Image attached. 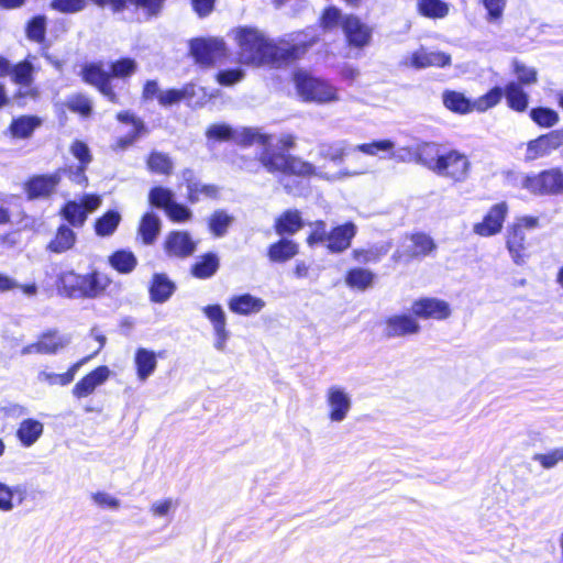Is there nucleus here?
Here are the masks:
<instances>
[{
    "label": "nucleus",
    "mask_w": 563,
    "mask_h": 563,
    "mask_svg": "<svg viewBox=\"0 0 563 563\" xmlns=\"http://www.w3.org/2000/svg\"><path fill=\"white\" fill-rule=\"evenodd\" d=\"M198 92H201L202 96L200 97V100L196 103L203 104L207 99V92L205 88L198 87L192 82L184 85L180 89L164 90L157 95V100L162 107L166 108L172 107L183 100H187L190 102L198 95Z\"/></svg>",
    "instance_id": "obj_15"
},
{
    "label": "nucleus",
    "mask_w": 563,
    "mask_h": 563,
    "mask_svg": "<svg viewBox=\"0 0 563 563\" xmlns=\"http://www.w3.org/2000/svg\"><path fill=\"white\" fill-rule=\"evenodd\" d=\"M349 150L346 141H336L332 143H320L318 145V154L324 159L334 163L342 162Z\"/></svg>",
    "instance_id": "obj_46"
},
{
    "label": "nucleus",
    "mask_w": 563,
    "mask_h": 563,
    "mask_svg": "<svg viewBox=\"0 0 563 563\" xmlns=\"http://www.w3.org/2000/svg\"><path fill=\"white\" fill-rule=\"evenodd\" d=\"M344 18H342L341 10L336 7L327 8L321 16V26L324 30H332L336 27L340 23L342 24Z\"/></svg>",
    "instance_id": "obj_63"
},
{
    "label": "nucleus",
    "mask_w": 563,
    "mask_h": 563,
    "mask_svg": "<svg viewBox=\"0 0 563 563\" xmlns=\"http://www.w3.org/2000/svg\"><path fill=\"white\" fill-rule=\"evenodd\" d=\"M110 283L107 275L97 271L84 275L66 271L57 276L56 287L60 296L69 299H95L106 291Z\"/></svg>",
    "instance_id": "obj_3"
},
{
    "label": "nucleus",
    "mask_w": 563,
    "mask_h": 563,
    "mask_svg": "<svg viewBox=\"0 0 563 563\" xmlns=\"http://www.w3.org/2000/svg\"><path fill=\"white\" fill-rule=\"evenodd\" d=\"M33 73L34 66L27 59L12 65V70L10 71L11 79L14 84L20 86L16 98H35L37 96V90L32 87L34 81Z\"/></svg>",
    "instance_id": "obj_17"
},
{
    "label": "nucleus",
    "mask_w": 563,
    "mask_h": 563,
    "mask_svg": "<svg viewBox=\"0 0 563 563\" xmlns=\"http://www.w3.org/2000/svg\"><path fill=\"white\" fill-rule=\"evenodd\" d=\"M356 233L357 228L353 222L336 225L329 231L325 246L331 253H342L351 246Z\"/></svg>",
    "instance_id": "obj_19"
},
{
    "label": "nucleus",
    "mask_w": 563,
    "mask_h": 563,
    "mask_svg": "<svg viewBox=\"0 0 563 563\" xmlns=\"http://www.w3.org/2000/svg\"><path fill=\"white\" fill-rule=\"evenodd\" d=\"M325 402L331 422H342L352 409L351 395L339 385H332L325 390Z\"/></svg>",
    "instance_id": "obj_10"
},
{
    "label": "nucleus",
    "mask_w": 563,
    "mask_h": 563,
    "mask_svg": "<svg viewBox=\"0 0 563 563\" xmlns=\"http://www.w3.org/2000/svg\"><path fill=\"white\" fill-rule=\"evenodd\" d=\"M161 231V220L159 218L152 212H147L143 216L140 227L139 233L142 238L144 244L150 245L153 244Z\"/></svg>",
    "instance_id": "obj_40"
},
{
    "label": "nucleus",
    "mask_w": 563,
    "mask_h": 563,
    "mask_svg": "<svg viewBox=\"0 0 563 563\" xmlns=\"http://www.w3.org/2000/svg\"><path fill=\"white\" fill-rule=\"evenodd\" d=\"M310 227L312 228L311 233L307 238V243L310 246H313L314 244L319 243H325L328 242V235L329 231L327 230V224L322 220H318L310 223Z\"/></svg>",
    "instance_id": "obj_60"
},
{
    "label": "nucleus",
    "mask_w": 563,
    "mask_h": 563,
    "mask_svg": "<svg viewBox=\"0 0 563 563\" xmlns=\"http://www.w3.org/2000/svg\"><path fill=\"white\" fill-rule=\"evenodd\" d=\"M265 307V301L261 298L254 297L251 294H243L233 296L229 300V309L242 316H250L258 313Z\"/></svg>",
    "instance_id": "obj_26"
},
{
    "label": "nucleus",
    "mask_w": 563,
    "mask_h": 563,
    "mask_svg": "<svg viewBox=\"0 0 563 563\" xmlns=\"http://www.w3.org/2000/svg\"><path fill=\"white\" fill-rule=\"evenodd\" d=\"M70 342V336L59 334L57 331H49L44 333L40 339L41 354H54L59 350L67 346Z\"/></svg>",
    "instance_id": "obj_41"
},
{
    "label": "nucleus",
    "mask_w": 563,
    "mask_h": 563,
    "mask_svg": "<svg viewBox=\"0 0 563 563\" xmlns=\"http://www.w3.org/2000/svg\"><path fill=\"white\" fill-rule=\"evenodd\" d=\"M190 53L196 63L212 66L225 54V43L220 38H195L190 42Z\"/></svg>",
    "instance_id": "obj_8"
},
{
    "label": "nucleus",
    "mask_w": 563,
    "mask_h": 563,
    "mask_svg": "<svg viewBox=\"0 0 563 563\" xmlns=\"http://www.w3.org/2000/svg\"><path fill=\"white\" fill-rule=\"evenodd\" d=\"M487 11L486 20L488 23H497L501 20L506 8V0H482Z\"/></svg>",
    "instance_id": "obj_58"
},
{
    "label": "nucleus",
    "mask_w": 563,
    "mask_h": 563,
    "mask_svg": "<svg viewBox=\"0 0 563 563\" xmlns=\"http://www.w3.org/2000/svg\"><path fill=\"white\" fill-rule=\"evenodd\" d=\"M82 78L87 84L98 90L111 102H118V96L111 86V75L98 64H88L82 68Z\"/></svg>",
    "instance_id": "obj_13"
},
{
    "label": "nucleus",
    "mask_w": 563,
    "mask_h": 563,
    "mask_svg": "<svg viewBox=\"0 0 563 563\" xmlns=\"http://www.w3.org/2000/svg\"><path fill=\"white\" fill-rule=\"evenodd\" d=\"M390 250L389 243L374 244L368 249H354L352 257L362 264L379 262Z\"/></svg>",
    "instance_id": "obj_39"
},
{
    "label": "nucleus",
    "mask_w": 563,
    "mask_h": 563,
    "mask_svg": "<svg viewBox=\"0 0 563 563\" xmlns=\"http://www.w3.org/2000/svg\"><path fill=\"white\" fill-rule=\"evenodd\" d=\"M87 5V0H52L51 7L62 13H77Z\"/></svg>",
    "instance_id": "obj_61"
},
{
    "label": "nucleus",
    "mask_w": 563,
    "mask_h": 563,
    "mask_svg": "<svg viewBox=\"0 0 563 563\" xmlns=\"http://www.w3.org/2000/svg\"><path fill=\"white\" fill-rule=\"evenodd\" d=\"M64 219L73 227L80 228L87 219L86 210L76 201H68L60 211Z\"/></svg>",
    "instance_id": "obj_50"
},
{
    "label": "nucleus",
    "mask_w": 563,
    "mask_h": 563,
    "mask_svg": "<svg viewBox=\"0 0 563 563\" xmlns=\"http://www.w3.org/2000/svg\"><path fill=\"white\" fill-rule=\"evenodd\" d=\"M342 29L350 45L366 46L372 37L371 29L354 15H346L342 21Z\"/></svg>",
    "instance_id": "obj_18"
},
{
    "label": "nucleus",
    "mask_w": 563,
    "mask_h": 563,
    "mask_svg": "<svg viewBox=\"0 0 563 563\" xmlns=\"http://www.w3.org/2000/svg\"><path fill=\"white\" fill-rule=\"evenodd\" d=\"M301 213L297 209H289L283 212L275 221V231L279 235L295 234L303 227Z\"/></svg>",
    "instance_id": "obj_27"
},
{
    "label": "nucleus",
    "mask_w": 563,
    "mask_h": 563,
    "mask_svg": "<svg viewBox=\"0 0 563 563\" xmlns=\"http://www.w3.org/2000/svg\"><path fill=\"white\" fill-rule=\"evenodd\" d=\"M418 12L430 19H443L449 14V4L442 0H418Z\"/></svg>",
    "instance_id": "obj_45"
},
{
    "label": "nucleus",
    "mask_w": 563,
    "mask_h": 563,
    "mask_svg": "<svg viewBox=\"0 0 563 563\" xmlns=\"http://www.w3.org/2000/svg\"><path fill=\"white\" fill-rule=\"evenodd\" d=\"M503 91L509 109L520 113L527 111L530 97L520 82L510 80L506 84L505 88H503Z\"/></svg>",
    "instance_id": "obj_23"
},
{
    "label": "nucleus",
    "mask_w": 563,
    "mask_h": 563,
    "mask_svg": "<svg viewBox=\"0 0 563 563\" xmlns=\"http://www.w3.org/2000/svg\"><path fill=\"white\" fill-rule=\"evenodd\" d=\"M512 71L517 78L515 82H520L522 87H529L538 82V70L534 67L527 66L518 59L512 60Z\"/></svg>",
    "instance_id": "obj_51"
},
{
    "label": "nucleus",
    "mask_w": 563,
    "mask_h": 563,
    "mask_svg": "<svg viewBox=\"0 0 563 563\" xmlns=\"http://www.w3.org/2000/svg\"><path fill=\"white\" fill-rule=\"evenodd\" d=\"M134 362L137 377L142 382L146 380L154 373L157 366L155 353L144 347L137 349Z\"/></svg>",
    "instance_id": "obj_32"
},
{
    "label": "nucleus",
    "mask_w": 563,
    "mask_h": 563,
    "mask_svg": "<svg viewBox=\"0 0 563 563\" xmlns=\"http://www.w3.org/2000/svg\"><path fill=\"white\" fill-rule=\"evenodd\" d=\"M176 291V284L165 274L155 273L148 286L150 299L155 303H164Z\"/></svg>",
    "instance_id": "obj_22"
},
{
    "label": "nucleus",
    "mask_w": 563,
    "mask_h": 563,
    "mask_svg": "<svg viewBox=\"0 0 563 563\" xmlns=\"http://www.w3.org/2000/svg\"><path fill=\"white\" fill-rule=\"evenodd\" d=\"M504 97L503 88L499 86L493 87L485 95L473 100L474 111L485 112L500 103Z\"/></svg>",
    "instance_id": "obj_49"
},
{
    "label": "nucleus",
    "mask_w": 563,
    "mask_h": 563,
    "mask_svg": "<svg viewBox=\"0 0 563 563\" xmlns=\"http://www.w3.org/2000/svg\"><path fill=\"white\" fill-rule=\"evenodd\" d=\"M148 200L153 207L162 208L166 211L174 201V194L170 189L159 186L154 187L150 190Z\"/></svg>",
    "instance_id": "obj_52"
},
{
    "label": "nucleus",
    "mask_w": 563,
    "mask_h": 563,
    "mask_svg": "<svg viewBox=\"0 0 563 563\" xmlns=\"http://www.w3.org/2000/svg\"><path fill=\"white\" fill-rule=\"evenodd\" d=\"M412 314L420 319L445 320L451 316L450 305L438 298H420L411 305Z\"/></svg>",
    "instance_id": "obj_12"
},
{
    "label": "nucleus",
    "mask_w": 563,
    "mask_h": 563,
    "mask_svg": "<svg viewBox=\"0 0 563 563\" xmlns=\"http://www.w3.org/2000/svg\"><path fill=\"white\" fill-rule=\"evenodd\" d=\"M442 101L445 108L454 113L467 114L474 111L473 101L459 91L445 90Z\"/></svg>",
    "instance_id": "obj_33"
},
{
    "label": "nucleus",
    "mask_w": 563,
    "mask_h": 563,
    "mask_svg": "<svg viewBox=\"0 0 563 563\" xmlns=\"http://www.w3.org/2000/svg\"><path fill=\"white\" fill-rule=\"evenodd\" d=\"M508 213V205L503 201L494 205L485 214L483 221L473 225V232L483 238L498 234Z\"/></svg>",
    "instance_id": "obj_11"
},
{
    "label": "nucleus",
    "mask_w": 563,
    "mask_h": 563,
    "mask_svg": "<svg viewBox=\"0 0 563 563\" xmlns=\"http://www.w3.org/2000/svg\"><path fill=\"white\" fill-rule=\"evenodd\" d=\"M506 246L514 262L518 265L525 263L526 260V234L520 225H511L507 231Z\"/></svg>",
    "instance_id": "obj_25"
},
{
    "label": "nucleus",
    "mask_w": 563,
    "mask_h": 563,
    "mask_svg": "<svg viewBox=\"0 0 563 563\" xmlns=\"http://www.w3.org/2000/svg\"><path fill=\"white\" fill-rule=\"evenodd\" d=\"M121 222V214L115 210H109L95 222V231L98 236L112 235Z\"/></svg>",
    "instance_id": "obj_44"
},
{
    "label": "nucleus",
    "mask_w": 563,
    "mask_h": 563,
    "mask_svg": "<svg viewBox=\"0 0 563 563\" xmlns=\"http://www.w3.org/2000/svg\"><path fill=\"white\" fill-rule=\"evenodd\" d=\"M234 33L239 46V58L244 65L262 66L295 62L303 56L309 47L303 42L273 40L253 26L238 27Z\"/></svg>",
    "instance_id": "obj_1"
},
{
    "label": "nucleus",
    "mask_w": 563,
    "mask_h": 563,
    "mask_svg": "<svg viewBox=\"0 0 563 563\" xmlns=\"http://www.w3.org/2000/svg\"><path fill=\"white\" fill-rule=\"evenodd\" d=\"M441 153L435 143H422L416 148V162L423 165L433 173L441 163Z\"/></svg>",
    "instance_id": "obj_31"
},
{
    "label": "nucleus",
    "mask_w": 563,
    "mask_h": 563,
    "mask_svg": "<svg viewBox=\"0 0 563 563\" xmlns=\"http://www.w3.org/2000/svg\"><path fill=\"white\" fill-rule=\"evenodd\" d=\"M530 119L539 126L550 129L560 121L559 113L548 107L532 108L529 112Z\"/></svg>",
    "instance_id": "obj_47"
},
{
    "label": "nucleus",
    "mask_w": 563,
    "mask_h": 563,
    "mask_svg": "<svg viewBox=\"0 0 563 563\" xmlns=\"http://www.w3.org/2000/svg\"><path fill=\"white\" fill-rule=\"evenodd\" d=\"M451 64V56L443 52H429L423 48L412 53L410 65L417 69L427 67H445Z\"/></svg>",
    "instance_id": "obj_24"
},
{
    "label": "nucleus",
    "mask_w": 563,
    "mask_h": 563,
    "mask_svg": "<svg viewBox=\"0 0 563 563\" xmlns=\"http://www.w3.org/2000/svg\"><path fill=\"white\" fill-rule=\"evenodd\" d=\"M44 426L41 421L35 419H24L18 430L16 437L23 446H32L43 434Z\"/></svg>",
    "instance_id": "obj_29"
},
{
    "label": "nucleus",
    "mask_w": 563,
    "mask_h": 563,
    "mask_svg": "<svg viewBox=\"0 0 563 563\" xmlns=\"http://www.w3.org/2000/svg\"><path fill=\"white\" fill-rule=\"evenodd\" d=\"M220 267V258L213 253L209 252L201 255L198 261L191 266V275L198 279H208L214 276Z\"/></svg>",
    "instance_id": "obj_28"
},
{
    "label": "nucleus",
    "mask_w": 563,
    "mask_h": 563,
    "mask_svg": "<svg viewBox=\"0 0 563 563\" xmlns=\"http://www.w3.org/2000/svg\"><path fill=\"white\" fill-rule=\"evenodd\" d=\"M46 33V18L44 15H36L32 18L26 25V36L29 40L42 43Z\"/></svg>",
    "instance_id": "obj_54"
},
{
    "label": "nucleus",
    "mask_w": 563,
    "mask_h": 563,
    "mask_svg": "<svg viewBox=\"0 0 563 563\" xmlns=\"http://www.w3.org/2000/svg\"><path fill=\"white\" fill-rule=\"evenodd\" d=\"M544 470L554 468L559 463L563 462V446L552 449L545 453H536L532 456Z\"/></svg>",
    "instance_id": "obj_53"
},
{
    "label": "nucleus",
    "mask_w": 563,
    "mask_h": 563,
    "mask_svg": "<svg viewBox=\"0 0 563 563\" xmlns=\"http://www.w3.org/2000/svg\"><path fill=\"white\" fill-rule=\"evenodd\" d=\"M137 69V64L132 58H121L110 65L111 78H125L133 75Z\"/></svg>",
    "instance_id": "obj_55"
},
{
    "label": "nucleus",
    "mask_w": 563,
    "mask_h": 563,
    "mask_svg": "<svg viewBox=\"0 0 563 563\" xmlns=\"http://www.w3.org/2000/svg\"><path fill=\"white\" fill-rule=\"evenodd\" d=\"M165 1L166 0H126V3L129 2L136 9L142 10L145 15L151 19L162 13Z\"/></svg>",
    "instance_id": "obj_57"
},
{
    "label": "nucleus",
    "mask_w": 563,
    "mask_h": 563,
    "mask_svg": "<svg viewBox=\"0 0 563 563\" xmlns=\"http://www.w3.org/2000/svg\"><path fill=\"white\" fill-rule=\"evenodd\" d=\"M294 79L298 95L306 101L323 103L336 99L335 89L332 86L306 73H296Z\"/></svg>",
    "instance_id": "obj_5"
},
{
    "label": "nucleus",
    "mask_w": 563,
    "mask_h": 563,
    "mask_svg": "<svg viewBox=\"0 0 563 563\" xmlns=\"http://www.w3.org/2000/svg\"><path fill=\"white\" fill-rule=\"evenodd\" d=\"M435 247L434 241L429 235L416 233L409 236L401 249L395 251L391 257L395 262L402 260L409 262L410 260L429 255Z\"/></svg>",
    "instance_id": "obj_9"
},
{
    "label": "nucleus",
    "mask_w": 563,
    "mask_h": 563,
    "mask_svg": "<svg viewBox=\"0 0 563 563\" xmlns=\"http://www.w3.org/2000/svg\"><path fill=\"white\" fill-rule=\"evenodd\" d=\"M60 181V172L32 177L25 185L29 198L36 199L52 195Z\"/></svg>",
    "instance_id": "obj_21"
},
{
    "label": "nucleus",
    "mask_w": 563,
    "mask_h": 563,
    "mask_svg": "<svg viewBox=\"0 0 563 563\" xmlns=\"http://www.w3.org/2000/svg\"><path fill=\"white\" fill-rule=\"evenodd\" d=\"M41 123V119L35 115H21L12 120L9 130L13 137L27 139Z\"/></svg>",
    "instance_id": "obj_35"
},
{
    "label": "nucleus",
    "mask_w": 563,
    "mask_h": 563,
    "mask_svg": "<svg viewBox=\"0 0 563 563\" xmlns=\"http://www.w3.org/2000/svg\"><path fill=\"white\" fill-rule=\"evenodd\" d=\"M109 262L114 269L122 274L131 273L137 264L135 255L124 250L114 252L110 256Z\"/></svg>",
    "instance_id": "obj_48"
},
{
    "label": "nucleus",
    "mask_w": 563,
    "mask_h": 563,
    "mask_svg": "<svg viewBox=\"0 0 563 563\" xmlns=\"http://www.w3.org/2000/svg\"><path fill=\"white\" fill-rule=\"evenodd\" d=\"M147 168L151 173L159 175H172L174 170V162L172 157L163 152L153 151L146 159Z\"/></svg>",
    "instance_id": "obj_43"
},
{
    "label": "nucleus",
    "mask_w": 563,
    "mask_h": 563,
    "mask_svg": "<svg viewBox=\"0 0 563 563\" xmlns=\"http://www.w3.org/2000/svg\"><path fill=\"white\" fill-rule=\"evenodd\" d=\"M395 147V143L390 140L374 141L368 144H360L355 150L366 154L376 155L378 152H390Z\"/></svg>",
    "instance_id": "obj_62"
},
{
    "label": "nucleus",
    "mask_w": 563,
    "mask_h": 563,
    "mask_svg": "<svg viewBox=\"0 0 563 563\" xmlns=\"http://www.w3.org/2000/svg\"><path fill=\"white\" fill-rule=\"evenodd\" d=\"M271 135L260 133V131L254 128L233 129L232 141L239 145L250 146L253 143H260L265 147H271Z\"/></svg>",
    "instance_id": "obj_34"
},
{
    "label": "nucleus",
    "mask_w": 563,
    "mask_h": 563,
    "mask_svg": "<svg viewBox=\"0 0 563 563\" xmlns=\"http://www.w3.org/2000/svg\"><path fill=\"white\" fill-rule=\"evenodd\" d=\"M76 242V233L67 225L62 224L55 234V238L47 244L49 252L60 254L70 250Z\"/></svg>",
    "instance_id": "obj_36"
},
{
    "label": "nucleus",
    "mask_w": 563,
    "mask_h": 563,
    "mask_svg": "<svg viewBox=\"0 0 563 563\" xmlns=\"http://www.w3.org/2000/svg\"><path fill=\"white\" fill-rule=\"evenodd\" d=\"M69 151L71 155L79 161V165L82 167H88V165L92 161V155L89 150V146L82 141H74L70 145Z\"/></svg>",
    "instance_id": "obj_59"
},
{
    "label": "nucleus",
    "mask_w": 563,
    "mask_h": 563,
    "mask_svg": "<svg viewBox=\"0 0 563 563\" xmlns=\"http://www.w3.org/2000/svg\"><path fill=\"white\" fill-rule=\"evenodd\" d=\"M26 497V488L22 485L10 487L0 482V510L11 511L15 505H21Z\"/></svg>",
    "instance_id": "obj_30"
},
{
    "label": "nucleus",
    "mask_w": 563,
    "mask_h": 563,
    "mask_svg": "<svg viewBox=\"0 0 563 563\" xmlns=\"http://www.w3.org/2000/svg\"><path fill=\"white\" fill-rule=\"evenodd\" d=\"M563 150V129L553 130L527 143L525 159L537 161L550 156L553 152Z\"/></svg>",
    "instance_id": "obj_7"
},
{
    "label": "nucleus",
    "mask_w": 563,
    "mask_h": 563,
    "mask_svg": "<svg viewBox=\"0 0 563 563\" xmlns=\"http://www.w3.org/2000/svg\"><path fill=\"white\" fill-rule=\"evenodd\" d=\"M234 217L229 214L223 209H218L211 213L208 219V228L211 234L216 238H223L229 228L233 224Z\"/></svg>",
    "instance_id": "obj_38"
},
{
    "label": "nucleus",
    "mask_w": 563,
    "mask_h": 563,
    "mask_svg": "<svg viewBox=\"0 0 563 563\" xmlns=\"http://www.w3.org/2000/svg\"><path fill=\"white\" fill-rule=\"evenodd\" d=\"M521 187L534 196H562L563 168L552 167L528 174L523 177Z\"/></svg>",
    "instance_id": "obj_4"
},
{
    "label": "nucleus",
    "mask_w": 563,
    "mask_h": 563,
    "mask_svg": "<svg viewBox=\"0 0 563 563\" xmlns=\"http://www.w3.org/2000/svg\"><path fill=\"white\" fill-rule=\"evenodd\" d=\"M298 253V245L288 239H280L268 247V258L275 263H284Z\"/></svg>",
    "instance_id": "obj_37"
},
{
    "label": "nucleus",
    "mask_w": 563,
    "mask_h": 563,
    "mask_svg": "<svg viewBox=\"0 0 563 563\" xmlns=\"http://www.w3.org/2000/svg\"><path fill=\"white\" fill-rule=\"evenodd\" d=\"M470 169L471 162L468 157L456 150H450L441 155V163L435 174L461 183L468 177Z\"/></svg>",
    "instance_id": "obj_6"
},
{
    "label": "nucleus",
    "mask_w": 563,
    "mask_h": 563,
    "mask_svg": "<svg viewBox=\"0 0 563 563\" xmlns=\"http://www.w3.org/2000/svg\"><path fill=\"white\" fill-rule=\"evenodd\" d=\"M384 325V335L388 339L413 335L421 330L416 318L405 313L386 318Z\"/></svg>",
    "instance_id": "obj_14"
},
{
    "label": "nucleus",
    "mask_w": 563,
    "mask_h": 563,
    "mask_svg": "<svg viewBox=\"0 0 563 563\" xmlns=\"http://www.w3.org/2000/svg\"><path fill=\"white\" fill-rule=\"evenodd\" d=\"M166 213L174 222H185L192 217V212L188 207L177 203L175 200L169 205Z\"/></svg>",
    "instance_id": "obj_64"
},
{
    "label": "nucleus",
    "mask_w": 563,
    "mask_h": 563,
    "mask_svg": "<svg viewBox=\"0 0 563 563\" xmlns=\"http://www.w3.org/2000/svg\"><path fill=\"white\" fill-rule=\"evenodd\" d=\"M196 249L197 244L187 231H172L164 242L166 254L178 258L191 256Z\"/></svg>",
    "instance_id": "obj_16"
},
{
    "label": "nucleus",
    "mask_w": 563,
    "mask_h": 563,
    "mask_svg": "<svg viewBox=\"0 0 563 563\" xmlns=\"http://www.w3.org/2000/svg\"><path fill=\"white\" fill-rule=\"evenodd\" d=\"M260 162L268 173L283 175L279 183L291 195L298 194L297 185L295 186V183L290 184L286 176L309 177L317 175V168L313 164L298 156L277 152L272 147H264L260 154Z\"/></svg>",
    "instance_id": "obj_2"
},
{
    "label": "nucleus",
    "mask_w": 563,
    "mask_h": 563,
    "mask_svg": "<svg viewBox=\"0 0 563 563\" xmlns=\"http://www.w3.org/2000/svg\"><path fill=\"white\" fill-rule=\"evenodd\" d=\"M66 106L71 112L79 113L82 117H89L92 112L91 100L81 93L70 96Z\"/></svg>",
    "instance_id": "obj_56"
},
{
    "label": "nucleus",
    "mask_w": 563,
    "mask_h": 563,
    "mask_svg": "<svg viewBox=\"0 0 563 563\" xmlns=\"http://www.w3.org/2000/svg\"><path fill=\"white\" fill-rule=\"evenodd\" d=\"M375 274L366 268H352L346 273L345 283L349 287L365 290L373 286Z\"/></svg>",
    "instance_id": "obj_42"
},
{
    "label": "nucleus",
    "mask_w": 563,
    "mask_h": 563,
    "mask_svg": "<svg viewBox=\"0 0 563 563\" xmlns=\"http://www.w3.org/2000/svg\"><path fill=\"white\" fill-rule=\"evenodd\" d=\"M110 376V369L108 366L101 365L95 368L92 372L82 377L73 388V395L77 398H85L91 395L95 389L102 384Z\"/></svg>",
    "instance_id": "obj_20"
}]
</instances>
